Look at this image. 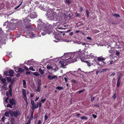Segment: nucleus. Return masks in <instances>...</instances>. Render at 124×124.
Segmentation results:
<instances>
[{
    "label": "nucleus",
    "mask_w": 124,
    "mask_h": 124,
    "mask_svg": "<svg viewBox=\"0 0 124 124\" xmlns=\"http://www.w3.org/2000/svg\"><path fill=\"white\" fill-rule=\"evenodd\" d=\"M12 105L10 104H8L7 105V107H9L11 108H12V107L11 106Z\"/></svg>",
    "instance_id": "e433bc0d"
},
{
    "label": "nucleus",
    "mask_w": 124,
    "mask_h": 124,
    "mask_svg": "<svg viewBox=\"0 0 124 124\" xmlns=\"http://www.w3.org/2000/svg\"><path fill=\"white\" fill-rule=\"evenodd\" d=\"M84 91V90H81L78 92V93H81L82 92Z\"/></svg>",
    "instance_id": "4d7b16f0"
},
{
    "label": "nucleus",
    "mask_w": 124,
    "mask_h": 124,
    "mask_svg": "<svg viewBox=\"0 0 124 124\" xmlns=\"http://www.w3.org/2000/svg\"><path fill=\"white\" fill-rule=\"evenodd\" d=\"M71 81L74 83H76V80H71Z\"/></svg>",
    "instance_id": "13d9d810"
},
{
    "label": "nucleus",
    "mask_w": 124,
    "mask_h": 124,
    "mask_svg": "<svg viewBox=\"0 0 124 124\" xmlns=\"http://www.w3.org/2000/svg\"><path fill=\"white\" fill-rule=\"evenodd\" d=\"M7 87L6 84H4L3 85H1L0 88H3L4 90H6L7 89Z\"/></svg>",
    "instance_id": "f3484780"
},
{
    "label": "nucleus",
    "mask_w": 124,
    "mask_h": 124,
    "mask_svg": "<svg viewBox=\"0 0 124 124\" xmlns=\"http://www.w3.org/2000/svg\"><path fill=\"white\" fill-rule=\"evenodd\" d=\"M92 116L94 118H96L97 117V116L93 114L92 115Z\"/></svg>",
    "instance_id": "5fc2aeb1"
},
{
    "label": "nucleus",
    "mask_w": 124,
    "mask_h": 124,
    "mask_svg": "<svg viewBox=\"0 0 124 124\" xmlns=\"http://www.w3.org/2000/svg\"><path fill=\"white\" fill-rule=\"evenodd\" d=\"M14 72L13 70H9V73L10 74H13Z\"/></svg>",
    "instance_id": "72a5a7b5"
},
{
    "label": "nucleus",
    "mask_w": 124,
    "mask_h": 124,
    "mask_svg": "<svg viewBox=\"0 0 124 124\" xmlns=\"http://www.w3.org/2000/svg\"><path fill=\"white\" fill-rule=\"evenodd\" d=\"M15 122V118L14 117H12L10 119V122L11 123L14 124Z\"/></svg>",
    "instance_id": "a878e982"
},
{
    "label": "nucleus",
    "mask_w": 124,
    "mask_h": 124,
    "mask_svg": "<svg viewBox=\"0 0 124 124\" xmlns=\"http://www.w3.org/2000/svg\"><path fill=\"white\" fill-rule=\"evenodd\" d=\"M26 73L27 74H30V73L29 71H27L26 72Z\"/></svg>",
    "instance_id": "774afa93"
},
{
    "label": "nucleus",
    "mask_w": 124,
    "mask_h": 124,
    "mask_svg": "<svg viewBox=\"0 0 124 124\" xmlns=\"http://www.w3.org/2000/svg\"><path fill=\"white\" fill-rule=\"evenodd\" d=\"M30 14V17L31 18L34 19L37 17V15L36 13L35 12H31Z\"/></svg>",
    "instance_id": "1a4fd4ad"
},
{
    "label": "nucleus",
    "mask_w": 124,
    "mask_h": 124,
    "mask_svg": "<svg viewBox=\"0 0 124 124\" xmlns=\"http://www.w3.org/2000/svg\"><path fill=\"white\" fill-rule=\"evenodd\" d=\"M50 114L47 115L46 113L45 114V115L44 116V120L45 121H46L47 120L48 117V116Z\"/></svg>",
    "instance_id": "5701e85b"
},
{
    "label": "nucleus",
    "mask_w": 124,
    "mask_h": 124,
    "mask_svg": "<svg viewBox=\"0 0 124 124\" xmlns=\"http://www.w3.org/2000/svg\"><path fill=\"white\" fill-rule=\"evenodd\" d=\"M24 22L25 24H28L26 25V27L27 28H31V23H29V22H31V20L29 19H24Z\"/></svg>",
    "instance_id": "423d86ee"
},
{
    "label": "nucleus",
    "mask_w": 124,
    "mask_h": 124,
    "mask_svg": "<svg viewBox=\"0 0 124 124\" xmlns=\"http://www.w3.org/2000/svg\"><path fill=\"white\" fill-rule=\"evenodd\" d=\"M43 24L42 25V24H41V25H39V26H40V27H41L40 28V29L42 30L43 31L41 33V34L42 35V36H44L47 33L49 34H50L52 32L51 29L50 28H53V25H49L48 28H47L46 27V25L45 24L43 23Z\"/></svg>",
    "instance_id": "f257e3e1"
},
{
    "label": "nucleus",
    "mask_w": 124,
    "mask_h": 124,
    "mask_svg": "<svg viewBox=\"0 0 124 124\" xmlns=\"http://www.w3.org/2000/svg\"><path fill=\"white\" fill-rule=\"evenodd\" d=\"M87 39H89V40H91L92 39V38H91L90 37H87Z\"/></svg>",
    "instance_id": "0e129e2a"
},
{
    "label": "nucleus",
    "mask_w": 124,
    "mask_h": 124,
    "mask_svg": "<svg viewBox=\"0 0 124 124\" xmlns=\"http://www.w3.org/2000/svg\"><path fill=\"white\" fill-rule=\"evenodd\" d=\"M4 74L6 76H8V72H4Z\"/></svg>",
    "instance_id": "680f3d73"
},
{
    "label": "nucleus",
    "mask_w": 124,
    "mask_h": 124,
    "mask_svg": "<svg viewBox=\"0 0 124 124\" xmlns=\"http://www.w3.org/2000/svg\"><path fill=\"white\" fill-rule=\"evenodd\" d=\"M22 93L23 96V98L26 102V103L27 105L28 104L27 100L26 97V90L24 89H23L22 90Z\"/></svg>",
    "instance_id": "20e7f679"
},
{
    "label": "nucleus",
    "mask_w": 124,
    "mask_h": 124,
    "mask_svg": "<svg viewBox=\"0 0 124 124\" xmlns=\"http://www.w3.org/2000/svg\"><path fill=\"white\" fill-rule=\"evenodd\" d=\"M74 55V54H72L71 53H67L63 55V57H65V58L66 60L70 59V60L68 61H71V60L72 61L73 60H75L76 61V60L75 58L72 59Z\"/></svg>",
    "instance_id": "f03ea898"
},
{
    "label": "nucleus",
    "mask_w": 124,
    "mask_h": 124,
    "mask_svg": "<svg viewBox=\"0 0 124 124\" xmlns=\"http://www.w3.org/2000/svg\"><path fill=\"white\" fill-rule=\"evenodd\" d=\"M75 16L77 17H79L80 16V15L78 13H76L75 14Z\"/></svg>",
    "instance_id": "a19ab883"
},
{
    "label": "nucleus",
    "mask_w": 124,
    "mask_h": 124,
    "mask_svg": "<svg viewBox=\"0 0 124 124\" xmlns=\"http://www.w3.org/2000/svg\"><path fill=\"white\" fill-rule=\"evenodd\" d=\"M113 97L115 99L116 98V94H114L113 96Z\"/></svg>",
    "instance_id": "a18cd8bd"
},
{
    "label": "nucleus",
    "mask_w": 124,
    "mask_h": 124,
    "mask_svg": "<svg viewBox=\"0 0 124 124\" xmlns=\"http://www.w3.org/2000/svg\"><path fill=\"white\" fill-rule=\"evenodd\" d=\"M89 56V58H90V57L92 58L93 56L91 54H90Z\"/></svg>",
    "instance_id": "69168bd1"
},
{
    "label": "nucleus",
    "mask_w": 124,
    "mask_h": 124,
    "mask_svg": "<svg viewBox=\"0 0 124 124\" xmlns=\"http://www.w3.org/2000/svg\"><path fill=\"white\" fill-rule=\"evenodd\" d=\"M20 114V112L19 110H16V111H12V114L11 115V116H14L15 117H17Z\"/></svg>",
    "instance_id": "39448f33"
},
{
    "label": "nucleus",
    "mask_w": 124,
    "mask_h": 124,
    "mask_svg": "<svg viewBox=\"0 0 124 124\" xmlns=\"http://www.w3.org/2000/svg\"><path fill=\"white\" fill-rule=\"evenodd\" d=\"M33 75H34L36 76H39L40 75L37 72H33Z\"/></svg>",
    "instance_id": "cd10ccee"
},
{
    "label": "nucleus",
    "mask_w": 124,
    "mask_h": 124,
    "mask_svg": "<svg viewBox=\"0 0 124 124\" xmlns=\"http://www.w3.org/2000/svg\"><path fill=\"white\" fill-rule=\"evenodd\" d=\"M56 88L58 90H60L63 89V87L58 86L57 87H56Z\"/></svg>",
    "instance_id": "393cba45"
},
{
    "label": "nucleus",
    "mask_w": 124,
    "mask_h": 124,
    "mask_svg": "<svg viewBox=\"0 0 124 124\" xmlns=\"http://www.w3.org/2000/svg\"><path fill=\"white\" fill-rule=\"evenodd\" d=\"M23 85L24 86V88H26V82L24 80H23Z\"/></svg>",
    "instance_id": "b1692460"
},
{
    "label": "nucleus",
    "mask_w": 124,
    "mask_h": 124,
    "mask_svg": "<svg viewBox=\"0 0 124 124\" xmlns=\"http://www.w3.org/2000/svg\"><path fill=\"white\" fill-rule=\"evenodd\" d=\"M12 85L11 84H10L9 85V88L10 89H12L11 88H12Z\"/></svg>",
    "instance_id": "49530a36"
},
{
    "label": "nucleus",
    "mask_w": 124,
    "mask_h": 124,
    "mask_svg": "<svg viewBox=\"0 0 124 124\" xmlns=\"http://www.w3.org/2000/svg\"><path fill=\"white\" fill-rule=\"evenodd\" d=\"M15 70L16 72H24V70L23 69L18 68L17 67L15 69Z\"/></svg>",
    "instance_id": "9b49d317"
},
{
    "label": "nucleus",
    "mask_w": 124,
    "mask_h": 124,
    "mask_svg": "<svg viewBox=\"0 0 124 124\" xmlns=\"http://www.w3.org/2000/svg\"><path fill=\"white\" fill-rule=\"evenodd\" d=\"M120 81H117L116 83V86L118 88L120 86Z\"/></svg>",
    "instance_id": "bb28decb"
},
{
    "label": "nucleus",
    "mask_w": 124,
    "mask_h": 124,
    "mask_svg": "<svg viewBox=\"0 0 124 124\" xmlns=\"http://www.w3.org/2000/svg\"><path fill=\"white\" fill-rule=\"evenodd\" d=\"M57 18V14L55 12L53 13L51 15L50 19L51 20H56Z\"/></svg>",
    "instance_id": "0eeeda50"
},
{
    "label": "nucleus",
    "mask_w": 124,
    "mask_h": 124,
    "mask_svg": "<svg viewBox=\"0 0 124 124\" xmlns=\"http://www.w3.org/2000/svg\"><path fill=\"white\" fill-rule=\"evenodd\" d=\"M15 100L13 98H12L11 99L9 100V102L12 105H15L16 103L15 102Z\"/></svg>",
    "instance_id": "f8f14e48"
},
{
    "label": "nucleus",
    "mask_w": 124,
    "mask_h": 124,
    "mask_svg": "<svg viewBox=\"0 0 124 124\" xmlns=\"http://www.w3.org/2000/svg\"><path fill=\"white\" fill-rule=\"evenodd\" d=\"M107 69H103L101 70V72H104L105 71H106L107 70Z\"/></svg>",
    "instance_id": "603ef678"
},
{
    "label": "nucleus",
    "mask_w": 124,
    "mask_h": 124,
    "mask_svg": "<svg viewBox=\"0 0 124 124\" xmlns=\"http://www.w3.org/2000/svg\"><path fill=\"white\" fill-rule=\"evenodd\" d=\"M65 41L67 42H69L71 41V40L70 39H66L65 40Z\"/></svg>",
    "instance_id": "ea45409f"
},
{
    "label": "nucleus",
    "mask_w": 124,
    "mask_h": 124,
    "mask_svg": "<svg viewBox=\"0 0 124 124\" xmlns=\"http://www.w3.org/2000/svg\"><path fill=\"white\" fill-rule=\"evenodd\" d=\"M29 69L33 71H34L35 70L31 66L29 68Z\"/></svg>",
    "instance_id": "f704fd0d"
},
{
    "label": "nucleus",
    "mask_w": 124,
    "mask_h": 124,
    "mask_svg": "<svg viewBox=\"0 0 124 124\" xmlns=\"http://www.w3.org/2000/svg\"><path fill=\"white\" fill-rule=\"evenodd\" d=\"M39 72L41 74H43L44 73V70H42L41 68H40L39 69Z\"/></svg>",
    "instance_id": "4be33fe9"
},
{
    "label": "nucleus",
    "mask_w": 124,
    "mask_h": 124,
    "mask_svg": "<svg viewBox=\"0 0 124 124\" xmlns=\"http://www.w3.org/2000/svg\"><path fill=\"white\" fill-rule=\"evenodd\" d=\"M38 103V107H41V103L40 102L39 103Z\"/></svg>",
    "instance_id": "c03bdc74"
},
{
    "label": "nucleus",
    "mask_w": 124,
    "mask_h": 124,
    "mask_svg": "<svg viewBox=\"0 0 124 124\" xmlns=\"http://www.w3.org/2000/svg\"><path fill=\"white\" fill-rule=\"evenodd\" d=\"M8 97H7L6 98V99H5V101L6 103H8Z\"/></svg>",
    "instance_id": "37998d69"
},
{
    "label": "nucleus",
    "mask_w": 124,
    "mask_h": 124,
    "mask_svg": "<svg viewBox=\"0 0 124 124\" xmlns=\"http://www.w3.org/2000/svg\"><path fill=\"white\" fill-rule=\"evenodd\" d=\"M113 15L115 17H120V16H119V15L118 14H113Z\"/></svg>",
    "instance_id": "c9c22d12"
},
{
    "label": "nucleus",
    "mask_w": 124,
    "mask_h": 124,
    "mask_svg": "<svg viewBox=\"0 0 124 124\" xmlns=\"http://www.w3.org/2000/svg\"><path fill=\"white\" fill-rule=\"evenodd\" d=\"M80 10H79V11L80 12H82L83 10V8L82 7H81L80 8Z\"/></svg>",
    "instance_id": "8fccbe9b"
},
{
    "label": "nucleus",
    "mask_w": 124,
    "mask_h": 124,
    "mask_svg": "<svg viewBox=\"0 0 124 124\" xmlns=\"http://www.w3.org/2000/svg\"><path fill=\"white\" fill-rule=\"evenodd\" d=\"M31 104L32 105V106L31 107V108L32 109L34 110L35 108H38V103H37V105L35 104V102L34 101L31 100Z\"/></svg>",
    "instance_id": "6e6552de"
},
{
    "label": "nucleus",
    "mask_w": 124,
    "mask_h": 124,
    "mask_svg": "<svg viewBox=\"0 0 124 124\" xmlns=\"http://www.w3.org/2000/svg\"><path fill=\"white\" fill-rule=\"evenodd\" d=\"M106 59L105 58H104L102 56H100L98 57V60L100 61H104Z\"/></svg>",
    "instance_id": "a211bd4d"
},
{
    "label": "nucleus",
    "mask_w": 124,
    "mask_h": 124,
    "mask_svg": "<svg viewBox=\"0 0 124 124\" xmlns=\"http://www.w3.org/2000/svg\"><path fill=\"white\" fill-rule=\"evenodd\" d=\"M46 98H44V99H42L41 100V101L43 103H44L46 100Z\"/></svg>",
    "instance_id": "58836bf2"
},
{
    "label": "nucleus",
    "mask_w": 124,
    "mask_h": 124,
    "mask_svg": "<svg viewBox=\"0 0 124 124\" xmlns=\"http://www.w3.org/2000/svg\"><path fill=\"white\" fill-rule=\"evenodd\" d=\"M120 77H121V75H120L118 77V79H117V81H120Z\"/></svg>",
    "instance_id": "864d4df0"
},
{
    "label": "nucleus",
    "mask_w": 124,
    "mask_h": 124,
    "mask_svg": "<svg viewBox=\"0 0 124 124\" xmlns=\"http://www.w3.org/2000/svg\"><path fill=\"white\" fill-rule=\"evenodd\" d=\"M95 98L94 97H91V101H93L94 100Z\"/></svg>",
    "instance_id": "09e8293b"
},
{
    "label": "nucleus",
    "mask_w": 124,
    "mask_h": 124,
    "mask_svg": "<svg viewBox=\"0 0 124 124\" xmlns=\"http://www.w3.org/2000/svg\"><path fill=\"white\" fill-rule=\"evenodd\" d=\"M6 95L8 97H10L12 96V90L11 89L9 91L7 92L6 93Z\"/></svg>",
    "instance_id": "ddd939ff"
},
{
    "label": "nucleus",
    "mask_w": 124,
    "mask_h": 124,
    "mask_svg": "<svg viewBox=\"0 0 124 124\" xmlns=\"http://www.w3.org/2000/svg\"><path fill=\"white\" fill-rule=\"evenodd\" d=\"M76 61L75 60H73L72 61L71 60V61H67L66 60H63L62 61H60L59 64V65H60V66H61V67L65 68V67L67 65L68 63H70Z\"/></svg>",
    "instance_id": "7ed1b4c3"
},
{
    "label": "nucleus",
    "mask_w": 124,
    "mask_h": 124,
    "mask_svg": "<svg viewBox=\"0 0 124 124\" xmlns=\"http://www.w3.org/2000/svg\"><path fill=\"white\" fill-rule=\"evenodd\" d=\"M8 24V22H6L3 24V26H5L6 25H7Z\"/></svg>",
    "instance_id": "79ce46f5"
},
{
    "label": "nucleus",
    "mask_w": 124,
    "mask_h": 124,
    "mask_svg": "<svg viewBox=\"0 0 124 124\" xmlns=\"http://www.w3.org/2000/svg\"><path fill=\"white\" fill-rule=\"evenodd\" d=\"M24 68L27 70H29V69L26 66H25L24 67Z\"/></svg>",
    "instance_id": "6e6d98bb"
},
{
    "label": "nucleus",
    "mask_w": 124,
    "mask_h": 124,
    "mask_svg": "<svg viewBox=\"0 0 124 124\" xmlns=\"http://www.w3.org/2000/svg\"><path fill=\"white\" fill-rule=\"evenodd\" d=\"M48 78L49 80H52L54 79L57 78V76L55 75H54L52 76L51 75H49L48 76Z\"/></svg>",
    "instance_id": "4468645a"
},
{
    "label": "nucleus",
    "mask_w": 124,
    "mask_h": 124,
    "mask_svg": "<svg viewBox=\"0 0 124 124\" xmlns=\"http://www.w3.org/2000/svg\"><path fill=\"white\" fill-rule=\"evenodd\" d=\"M109 52L110 53L112 54L113 52V50H109Z\"/></svg>",
    "instance_id": "3c124183"
},
{
    "label": "nucleus",
    "mask_w": 124,
    "mask_h": 124,
    "mask_svg": "<svg viewBox=\"0 0 124 124\" xmlns=\"http://www.w3.org/2000/svg\"><path fill=\"white\" fill-rule=\"evenodd\" d=\"M86 16L87 17H89V12L87 10H86Z\"/></svg>",
    "instance_id": "473e14b6"
},
{
    "label": "nucleus",
    "mask_w": 124,
    "mask_h": 124,
    "mask_svg": "<svg viewBox=\"0 0 124 124\" xmlns=\"http://www.w3.org/2000/svg\"><path fill=\"white\" fill-rule=\"evenodd\" d=\"M39 99V97H36V98L35 99V101H37Z\"/></svg>",
    "instance_id": "052dcab7"
},
{
    "label": "nucleus",
    "mask_w": 124,
    "mask_h": 124,
    "mask_svg": "<svg viewBox=\"0 0 124 124\" xmlns=\"http://www.w3.org/2000/svg\"><path fill=\"white\" fill-rule=\"evenodd\" d=\"M81 118L82 120L85 119V120H87L88 118L85 116H83L81 117Z\"/></svg>",
    "instance_id": "c85d7f7f"
},
{
    "label": "nucleus",
    "mask_w": 124,
    "mask_h": 124,
    "mask_svg": "<svg viewBox=\"0 0 124 124\" xmlns=\"http://www.w3.org/2000/svg\"><path fill=\"white\" fill-rule=\"evenodd\" d=\"M47 69L49 70H51L52 69H53L54 68H53V66H52V65H47L46 67Z\"/></svg>",
    "instance_id": "412c9836"
},
{
    "label": "nucleus",
    "mask_w": 124,
    "mask_h": 124,
    "mask_svg": "<svg viewBox=\"0 0 124 124\" xmlns=\"http://www.w3.org/2000/svg\"><path fill=\"white\" fill-rule=\"evenodd\" d=\"M7 79L8 82H10L11 80V78L10 77H7Z\"/></svg>",
    "instance_id": "7c9ffc66"
},
{
    "label": "nucleus",
    "mask_w": 124,
    "mask_h": 124,
    "mask_svg": "<svg viewBox=\"0 0 124 124\" xmlns=\"http://www.w3.org/2000/svg\"><path fill=\"white\" fill-rule=\"evenodd\" d=\"M38 86H40V85H41V84L40 82H38Z\"/></svg>",
    "instance_id": "338daca9"
},
{
    "label": "nucleus",
    "mask_w": 124,
    "mask_h": 124,
    "mask_svg": "<svg viewBox=\"0 0 124 124\" xmlns=\"http://www.w3.org/2000/svg\"><path fill=\"white\" fill-rule=\"evenodd\" d=\"M40 89L41 87L40 86H38L37 89H36V91L37 92H39L40 91Z\"/></svg>",
    "instance_id": "c756f323"
},
{
    "label": "nucleus",
    "mask_w": 124,
    "mask_h": 124,
    "mask_svg": "<svg viewBox=\"0 0 124 124\" xmlns=\"http://www.w3.org/2000/svg\"><path fill=\"white\" fill-rule=\"evenodd\" d=\"M2 121L4 122L6 119V118L4 116H3L1 118Z\"/></svg>",
    "instance_id": "4c0bfd02"
},
{
    "label": "nucleus",
    "mask_w": 124,
    "mask_h": 124,
    "mask_svg": "<svg viewBox=\"0 0 124 124\" xmlns=\"http://www.w3.org/2000/svg\"><path fill=\"white\" fill-rule=\"evenodd\" d=\"M34 34H33L32 33H29L28 34V37L29 36L30 38H32L34 37H35V36H34Z\"/></svg>",
    "instance_id": "6ab92c4d"
},
{
    "label": "nucleus",
    "mask_w": 124,
    "mask_h": 124,
    "mask_svg": "<svg viewBox=\"0 0 124 124\" xmlns=\"http://www.w3.org/2000/svg\"><path fill=\"white\" fill-rule=\"evenodd\" d=\"M120 54V53L118 51H116V54L117 55H119Z\"/></svg>",
    "instance_id": "e2e57ef3"
},
{
    "label": "nucleus",
    "mask_w": 124,
    "mask_h": 124,
    "mask_svg": "<svg viewBox=\"0 0 124 124\" xmlns=\"http://www.w3.org/2000/svg\"><path fill=\"white\" fill-rule=\"evenodd\" d=\"M65 2L67 4L69 5L70 3V0H66Z\"/></svg>",
    "instance_id": "2f4dec72"
},
{
    "label": "nucleus",
    "mask_w": 124,
    "mask_h": 124,
    "mask_svg": "<svg viewBox=\"0 0 124 124\" xmlns=\"http://www.w3.org/2000/svg\"><path fill=\"white\" fill-rule=\"evenodd\" d=\"M1 89L0 90V91H2V93L3 94V89L2 88H1ZM5 91L4 92V93Z\"/></svg>",
    "instance_id": "de8ad7c7"
},
{
    "label": "nucleus",
    "mask_w": 124,
    "mask_h": 124,
    "mask_svg": "<svg viewBox=\"0 0 124 124\" xmlns=\"http://www.w3.org/2000/svg\"><path fill=\"white\" fill-rule=\"evenodd\" d=\"M35 62L33 61V60L32 59L29 60L28 61H25L24 62L25 63H26L29 65H32Z\"/></svg>",
    "instance_id": "9d476101"
},
{
    "label": "nucleus",
    "mask_w": 124,
    "mask_h": 124,
    "mask_svg": "<svg viewBox=\"0 0 124 124\" xmlns=\"http://www.w3.org/2000/svg\"><path fill=\"white\" fill-rule=\"evenodd\" d=\"M0 83L1 84L2 83L6 84V79L4 78H2L0 80Z\"/></svg>",
    "instance_id": "aec40b11"
},
{
    "label": "nucleus",
    "mask_w": 124,
    "mask_h": 124,
    "mask_svg": "<svg viewBox=\"0 0 124 124\" xmlns=\"http://www.w3.org/2000/svg\"><path fill=\"white\" fill-rule=\"evenodd\" d=\"M64 79L66 82H67V78L65 77L64 78Z\"/></svg>",
    "instance_id": "bf43d9fd"
},
{
    "label": "nucleus",
    "mask_w": 124,
    "mask_h": 124,
    "mask_svg": "<svg viewBox=\"0 0 124 124\" xmlns=\"http://www.w3.org/2000/svg\"><path fill=\"white\" fill-rule=\"evenodd\" d=\"M81 60L82 62H85L86 63V64H87V65L88 66L90 67L91 65L90 63V62H88L87 61H84L82 59H81Z\"/></svg>",
    "instance_id": "dca6fc26"
},
{
    "label": "nucleus",
    "mask_w": 124,
    "mask_h": 124,
    "mask_svg": "<svg viewBox=\"0 0 124 124\" xmlns=\"http://www.w3.org/2000/svg\"><path fill=\"white\" fill-rule=\"evenodd\" d=\"M12 111L11 110H9L8 111L6 112L5 114V115L6 116L8 117L9 116V114H10L11 115L12 114Z\"/></svg>",
    "instance_id": "2eb2a0df"
}]
</instances>
